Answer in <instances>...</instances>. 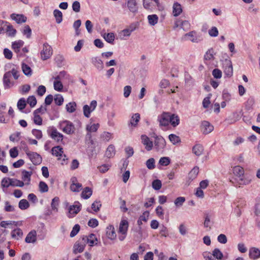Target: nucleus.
I'll list each match as a JSON object with an SVG mask.
<instances>
[{
    "label": "nucleus",
    "mask_w": 260,
    "mask_h": 260,
    "mask_svg": "<svg viewBox=\"0 0 260 260\" xmlns=\"http://www.w3.org/2000/svg\"><path fill=\"white\" fill-rule=\"evenodd\" d=\"M37 240V233L36 231H31L27 235L25 241L27 243H35Z\"/></svg>",
    "instance_id": "21"
},
{
    "label": "nucleus",
    "mask_w": 260,
    "mask_h": 260,
    "mask_svg": "<svg viewBox=\"0 0 260 260\" xmlns=\"http://www.w3.org/2000/svg\"><path fill=\"white\" fill-rule=\"evenodd\" d=\"M11 73L6 72L3 76V82L5 89L10 88L12 85L13 83L11 82Z\"/></svg>",
    "instance_id": "13"
},
{
    "label": "nucleus",
    "mask_w": 260,
    "mask_h": 260,
    "mask_svg": "<svg viewBox=\"0 0 260 260\" xmlns=\"http://www.w3.org/2000/svg\"><path fill=\"white\" fill-rule=\"evenodd\" d=\"M27 103L31 107H34L37 104V100L35 96H29L27 99Z\"/></svg>",
    "instance_id": "61"
},
{
    "label": "nucleus",
    "mask_w": 260,
    "mask_h": 260,
    "mask_svg": "<svg viewBox=\"0 0 260 260\" xmlns=\"http://www.w3.org/2000/svg\"><path fill=\"white\" fill-rule=\"evenodd\" d=\"M53 15L55 18L57 23H60L62 21V14L59 10L55 9L53 11Z\"/></svg>",
    "instance_id": "39"
},
{
    "label": "nucleus",
    "mask_w": 260,
    "mask_h": 260,
    "mask_svg": "<svg viewBox=\"0 0 260 260\" xmlns=\"http://www.w3.org/2000/svg\"><path fill=\"white\" fill-rule=\"evenodd\" d=\"M59 199L58 197H55L52 200L51 203V209L53 211L58 212V207L59 206Z\"/></svg>",
    "instance_id": "34"
},
{
    "label": "nucleus",
    "mask_w": 260,
    "mask_h": 260,
    "mask_svg": "<svg viewBox=\"0 0 260 260\" xmlns=\"http://www.w3.org/2000/svg\"><path fill=\"white\" fill-rule=\"evenodd\" d=\"M82 184L79 183L71 184L70 189L73 192H79L82 188Z\"/></svg>",
    "instance_id": "54"
},
{
    "label": "nucleus",
    "mask_w": 260,
    "mask_h": 260,
    "mask_svg": "<svg viewBox=\"0 0 260 260\" xmlns=\"http://www.w3.org/2000/svg\"><path fill=\"white\" fill-rule=\"evenodd\" d=\"M18 207L21 210H25L29 208V204L26 200L22 199L18 203Z\"/></svg>",
    "instance_id": "43"
},
{
    "label": "nucleus",
    "mask_w": 260,
    "mask_h": 260,
    "mask_svg": "<svg viewBox=\"0 0 260 260\" xmlns=\"http://www.w3.org/2000/svg\"><path fill=\"white\" fill-rule=\"evenodd\" d=\"M169 124L173 127H175L179 124L180 118L179 116L175 114L170 113Z\"/></svg>",
    "instance_id": "20"
},
{
    "label": "nucleus",
    "mask_w": 260,
    "mask_h": 260,
    "mask_svg": "<svg viewBox=\"0 0 260 260\" xmlns=\"http://www.w3.org/2000/svg\"><path fill=\"white\" fill-rule=\"evenodd\" d=\"M100 127V124L99 123H94L93 124H87L86 125V131L88 132H95L97 131L98 128Z\"/></svg>",
    "instance_id": "44"
},
{
    "label": "nucleus",
    "mask_w": 260,
    "mask_h": 260,
    "mask_svg": "<svg viewBox=\"0 0 260 260\" xmlns=\"http://www.w3.org/2000/svg\"><path fill=\"white\" fill-rule=\"evenodd\" d=\"M4 210L6 212H13L15 211V208L13 206L10 205L9 201L5 202Z\"/></svg>",
    "instance_id": "59"
},
{
    "label": "nucleus",
    "mask_w": 260,
    "mask_h": 260,
    "mask_svg": "<svg viewBox=\"0 0 260 260\" xmlns=\"http://www.w3.org/2000/svg\"><path fill=\"white\" fill-rule=\"evenodd\" d=\"M11 178H4L1 181V186L3 188H8L11 186L10 184V180Z\"/></svg>",
    "instance_id": "58"
},
{
    "label": "nucleus",
    "mask_w": 260,
    "mask_h": 260,
    "mask_svg": "<svg viewBox=\"0 0 260 260\" xmlns=\"http://www.w3.org/2000/svg\"><path fill=\"white\" fill-rule=\"evenodd\" d=\"M10 184L11 186L23 187L24 184L22 181L12 178L11 179Z\"/></svg>",
    "instance_id": "46"
},
{
    "label": "nucleus",
    "mask_w": 260,
    "mask_h": 260,
    "mask_svg": "<svg viewBox=\"0 0 260 260\" xmlns=\"http://www.w3.org/2000/svg\"><path fill=\"white\" fill-rule=\"evenodd\" d=\"M223 66L225 74L228 77L232 76L233 70L231 61L230 60H225Z\"/></svg>",
    "instance_id": "10"
},
{
    "label": "nucleus",
    "mask_w": 260,
    "mask_h": 260,
    "mask_svg": "<svg viewBox=\"0 0 260 260\" xmlns=\"http://www.w3.org/2000/svg\"><path fill=\"white\" fill-rule=\"evenodd\" d=\"M233 173L236 177L235 180L239 186L247 185L250 183L251 179L244 177V170L242 167L239 166L234 167Z\"/></svg>",
    "instance_id": "1"
},
{
    "label": "nucleus",
    "mask_w": 260,
    "mask_h": 260,
    "mask_svg": "<svg viewBox=\"0 0 260 260\" xmlns=\"http://www.w3.org/2000/svg\"><path fill=\"white\" fill-rule=\"evenodd\" d=\"M170 112H164L157 117L160 126H168L169 125Z\"/></svg>",
    "instance_id": "4"
},
{
    "label": "nucleus",
    "mask_w": 260,
    "mask_h": 260,
    "mask_svg": "<svg viewBox=\"0 0 260 260\" xmlns=\"http://www.w3.org/2000/svg\"><path fill=\"white\" fill-rule=\"evenodd\" d=\"M51 153L53 155L60 157L63 153V149L59 146L53 147L51 149Z\"/></svg>",
    "instance_id": "26"
},
{
    "label": "nucleus",
    "mask_w": 260,
    "mask_h": 260,
    "mask_svg": "<svg viewBox=\"0 0 260 260\" xmlns=\"http://www.w3.org/2000/svg\"><path fill=\"white\" fill-rule=\"evenodd\" d=\"M106 234L109 239L113 240L115 239L116 234L113 225H109L106 228Z\"/></svg>",
    "instance_id": "22"
},
{
    "label": "nucleus",
    "mask_w": 260,
    "mask_h": 260,
    "mask_svg": "<svg viewBox=\"0 0 260 260\" xmlns=\"http://www.w3.org/2000/svg\"><path fill=\"white\" fill-rule=\"evenodd\" d=\"M115 151L114 146L112 145H110L107 149L105 155L108 158H111L115 155Z\"/></svg>",
    "instance_id": "37"
},
{
    "label": "nucleus",
    "mask_w": 260,
    "mask_h": 260,
    "mask_svg": "<svg viewBox=\"0 0 260 260\" xmlns=\"http://www.w3.org/2000/svg\"><path fill=\"white\" fill-rule=\"evenodd\" d=\"M86 246L85 242L83 240L82 237L80 238L73 246V252L77 254L83 252Z\"/></svg>",
    "instance_id": "6"
},
{
    "label": "nucleus",
    "mask_w": 260,
    "mask_h": 260,
    "mask_svg": "<svg viewBox=\"0 0 260 260\" xmlns=\"http://www.w3.org/2000/svg\"><path fill=\"white\" fill-rule=\"evenodd\" d=\"M128 227V222L126 220H122L119 224L118 233L122 235H126Z\"/></svg>",
    "instance_id": "19"
},
{
    "label": "nucleus",
    "mask_w": 260,
    "mask_h": 260,
    "mask_svg": "<svg viewBox=\"0 0 260 260\" xmlns=\"http://www.w3.org/2000/svg\"><path fill=\"white\" fill-rule=\"evenodd\" d=\"M211 254L215 259L221 260L223 257V253L218 248L214 249Z\"/></svg>",
    "instance_id": "35"
},
{
    "label": "nucleus",
    "mask_w": 260,
    "mask_h": 260,
    "mask_svg": "<svg viewBox=\"0 0 260 260\" xmlns=\"http://www.w3.org/2000/svg\"><path fill=\"white\" fill-rule=\"evenodd\" d=\"M22 32L23 35L26 36L27 38H30L31 35V29L28 25H26L23 27Z\"/></svg>",
    "instance_id": "50"
},
{
    "label": "nucleus",
    "mask_w": 260,
    "mask_h": 260,
    "mask_svg": "<svg viewBox=\"0 0 260 260\" xmlns=\"http://www.w3.org/2000/svg\"><path fill=\"white\" fill-rule=\"evenodd\" d=\"M182 12V7L178 2H175L173 6V14L174 16H178Z\"/></svg>",
    "instance_id": "24"
},
{
    "label": "nucleus",
    "mask_w": 260,
    "mask_h": 260,
    "mask_svg": "<svg viewBox=\"0 0 260 260\" xmlns=\"http://www.w3.org/2000/svg\"><path fill=\"white\" fill-rule=\"evenodd\" d=\"M146 165L148 169L152 170L155 168V160L153 158L148 159L146 162Z\"/></svg>",
    "instance_id": "51"
},
{
    "label": "nucleus",
    "mask_w": 260,
    "mask_h": 260,
    "mask_svg": "<svg viewBox=\"0 0 260 260\" xmlns=\"http://www.w3.org/2000/svg\"><path fill=\"white\" fill-rule=\"evenodd\" d=\"M17 107L20 111L23 110L26 106V101L24 98H21L17 102Z\"/></svg>",
    "instance_id": "53"
},
{
    "label": "nucleus",
    "mask_w": 260,
    "mask_h": 260,
    "mask_svg": "<svg viewBox=\"0 0 260 260\" xmlns=\"http://www.w3.org/2000/svg\"><path fill=\"white\" fill-rule=\"evenodd\" d=\"M142 143L145 146V149L147 151H150L153 147V142L150 140V139L146 135H143L141 137Z\"/></svg>",
    "instance_id": "14"
},
{
    "label": "nucleus",
    "mask_w": 260,
    "mask_h": 260,
    "mask_svg": "<svg viewBox=\"0 0 260 260\" xmlns=\"http://www.w3.org/2000/svg\"><path fill=\"white\" fill-rule=\"evenodd\" d=\"M50 137L57 142H61L63 140V135L58 132L56 129H53L49 134Z\"/></svg>",
    "instance_id": "16"
},
{
    "label": "nucleus",
    "mask_w": 260,
    "mask_h": 260,
    "mask_svg": "<svg viewBox=\"0 0 260 260\" xmlns=\"http://www.w3.org/2000/svg\"><path fill=\"white\" fill-rule=\"evenodd\" d=\"M39 188V191L42 193L47 192L49 189L47 184L43 181L40 182Z\"/></svg>",
    "instance_id": "49"
},
{
    "label": "nucleus",
    "mask_w": 260,
    "mask_h": 260,
    "mask_svg": "<svg viewBox=\"0 0 260 260\" xmlns=\"http://www.w3.org/2000/svg\"><path fill=\"white\" fill-rule=\"evenodd\" d=\"M112 134L109 132H103L101 136V138L105 141L108 142L111 138Z\"/></svg>",
    "instance_id": "63"
},
{
    "label": "nucleus",
    "mask_w": 260,
    "mask_h": 260,
    "mask_svg": "<svg viewBox=\"0 0 260 260\" xmlns=\"http://www.w3.org/2000/svg\"><path fill=\"white\" fill-rule=\"evenodd\" d=\"M53 54V50L50 45L47 43L43 44V48L40 52L41 58L46 60L50 58Z\"/></svg>",
    "instance_id": "2"
},
{
    "label": "nucleus",
    "mask_w": 260,
    "mask_h": 260,
    "mask_svg": "<svg viewBox=\"0 0 260 260\" xmlns=\"http://www.w3.org/2000/svg\"><path fill=\"white\" fill-rule=\"evenodd\" d=\"M201 127L203 133L204 134H208L211 133L214 128L213 126L207 121L202 122Z\"/></svg>",
    "instance_id": "17"
},
{
    "label": "nucleus",
    "mask_w": 260,
    "mask_h": 260,
    "mask_svg": "<svg viewBox=\"0 0 260 260\" xmlns=\"http://www.w3.org/2000/svg\"><path fill=\"white\" fill-rule=\"evenodd\" d=\"M104 39L109 43L112 44L115 39V35L113 32L104 34L103 35Z\"/></svg>",
    "instance_id": "40"
},
{
    "label": "nucleus",
    "mask_w": 260,
    "mask_h": 260,
    "mask_svg": "<svg viewBox=\"0 0 260 260\" xmlns=\"http://www.w3.org/2000/svg\"><path fill=\"white\" fill-rule=\"evenodd\" d=\"M97 106V102L95 100H93L91 102L90 106L85 105L83 107L84 115L89 118L90 116V113L94 110Z\"/></svg>",
    "instance_id": "5"
},
{
    "label": "nucleus",
    "mask_w": 260,
    "mask_h": 260,
    "mask_svg": "<svg viewBox=\"0 0 260 260\" xmlns=\"http://www.w3.org/2000/svg\"><path fill=\"white\" fill-rule=\"evenodd\" d=\"M185 36L188 37V39L193 43H198L200 41L197 36L196 32L194 31H192L186 34Z\"/></svg>",
    "instance_id": "30"
},
{
    "label": "nucleus",
    "mask_w": 260,
    "mask_h": 260,
    "mask_svg": "<svg viewBox=\"0 0 260 260\" xmlns=\"http://www.w3.org/2000/svg\"><path fill=\"white\" fill-rule=\"evenodd\" d=\"M162 186L161 182L160 180H154L152 183L153 188L156 190H159Z\"/></svg>",
    "instance_id": "52"
},
{
    "label": "nucleus",
    "mask_w": 260,
    "mask_h": 260,
    "mask_svg": "<svg viewBox=\"0 0 260 260\" xmlns=\"http://www.w3.org/2000/svg\"><path fill=\"white\" fill-rule=\"evenodd\" d=\"M22 70L23 73L26 76H31L32 71L31 68L27 64L22 63Z\"/></svg>",
    "instance_id": "48"
},
{
    "label": "nucleus",
    "mask_w": 260,
    "mask_h": 260,
    "mask_svg": "<svg viewBox=\"0 0 260 260\" xmlns=\"http://www.w3.org/2000/svg\"><path fill=\"white\" fill-rule=\"evenodd\" d=\"M215 53L213 48H210L207 50L204 55L205 63L207 65H210L211 62L215 59Z\"/></svg>",
    "instance_id": "9"
},
{
    "label": "nucleus",
    "mask_w": 260,
    "mask_h": 260,
    "mask_svg": "<svg viewBox=\"0 0 260 260\" xmlns=\"http://www.w3.org/2000/svg\"><path fill=\"white\" fill-rule=\"evenodd\" d=\"M80 229V226L79 224H75L71 232L70 233V237L72 238L75 237L79 232Z\"/></svg>",
    "instance_id": "60"
},
{
    "label": "nucleus",
    "mask_w": 260,
    "mask_h": 260,
    "mask_svg": "<svg viewBox=\"0 0 260 260\" xmlns=\"http://www.w3.org/2000/svg\"><path fill=\"white\" fill-rule=\"evenodd\" d=\"M154 148L157 151L162 150L166 146V141L161 136H157L154 140Z\"/></svg>",
    "instance_id": "8"
},
{
    "label": "nucleus",
    "mask_w": 260,
    "mask_h": 260,
    "mask_svg": "<svg viewBox=\"0 0 260 260\" xmlns=\"http://www.w3.org/2000/svg\"><path fill=\"white\" fill-rule=\"evenodd\" d=\"M170 163V159L168 157H161L159 160V164L162 166H167Z\"/></svg>",
    "instance_id": "55"
},
{
    "label": "nucleus",
    "mask_w": 260,
    "mask_h": 260,
    "mask_svg": "<svg viewBox=\"0 0 260 260\" xmlns=\"http://www.w3.org/2000/svg\"><path fill=\"white\" fill-rule=\"evenodd\" d=\"M62 131L66 134L70 135L74 133L75 127L72 122L68 120H64L60 124Z\"/></svg>",
    "instance_id": "3"
},
{
    "label": "nucleus",
    "mask_w": 260,
    "mask_h": 260,
    "mask_svg": "<svg viewBox=\"0 0 260 260\" xmlns=\"http://www.w3.org/2000/svg\"><path fill=\"white\" fill-rule=\"evenodd\" d=\"M127 6L129 10L132 13L138 11V6L136 0H127Z\"/></svg>",
    "instance_id": "23"
},
{
    "label": "nucleus",
    "mask_w": 260,
    "mask_h": 260,
    "mask_svg": "<svg viewBox=\"0 0 260 260\" xmlns=\"http://www.w3.org/2000/svg\"><path fill=\"white\" fill-rule=\"evenodd\" d=\"M202 255L205 260H216L209 251L204 252Z\"/></svg>",
    "instance_id": "64"
},
{
    "label": "nucleus",
    "mask_w": 260,
    "mask_h": 260,
    "mask_svg": "<svg viewBox=\"0 0 260 260\" xmlns=\"http://www.w3.org/2000/svg\"><path fill=\"white\" fill-rule=\"evenodd\" d=\"M11 18L15 21L17 23H22L25 22L26 21V17L22 14H16L13 13L10 16Z\"/></svg>",
    "instance_id": "18"
},
{
    "label": "nucleus",
    "mask_w": 260,
    "mask_h": 260,
    "mask_svg": "<svg viewBox=\"0 0 260 260\" xmlns=\"http://www.w3.org/2000/svg\"><path fill=\"white\" fill-rule=\"evenodd\" d=\"M54 102L57 105H61L63 102V98L62 96L59 94H56L54 98Z\"/></svg>",
    "instance_id": "56"
},
{
    "label": "nucleus",
    "mask_w": 260,
    "mask_h": 260,
    "mask_svg": "<svg viewBox=\"0 0 260 260\" xmlns=\"http://www.w3.org/2000/svg\"><path fill=\"white\" fill-rule=\"evenodd\" d=\"M23 44H24L23 41H22V40H18V41H15L12 43V49L16 52H18L20 51V48L23 46Z\"/></svg>",
    "instance_id": "29"
},
{
    "label": "nucleus",
    "mask_w": 260,
    "mask_h": 260,
    "mask_svg": "<svg viewBox=\"0 0 260 260\" xmlns=\"http://www.w3.org/2000/svg\"><path fill=\"white\" fill-rule=\"evenodd\" d=\"M8 72H10L11 76L12 75L15 80L18 79L19 77L18 68L14 65H13L11 71H8Z\"/></svg>",
    "instance_id": "45"
},
{
    "label": "nucleus",
    "mask_w": 260,
    "mask_h": 260,
    "mask_svg": "<svg viewBox=\"0 0 260 260\" xmlns=\"http://www.w3.org/2000/svg\"><path fill=\"white\" fill-rule=\"evenodd\" d=\"M149 24L152 26L155 25L158 20V16L155 14L149 15L147 17Z\"/></svg>",
    "instance_id": "38"
},
{
    "label": "nucleus",
    "mask_w": 260,
    "mask_h": 260,
    "mask_svg": "<svg viewBox=\"0 0 260 260\" xmlns=\"http://www.w3.org/2000/svg\"><path fill=\"white\" fill-rule=\"evenodd\" d=\"M140 119V115L139 113L134 114L131 119L130 124L132 126H136L138 122Z\"/></svg>",
    "instance_id": "41"
},
{
    "label": "nucleus",
    "mask_w": 260,
    "mask_h": 260,
    "mask_svg": "<svg viewBox=\"0 0 260 260\" xmlns=\"http://www.w3.org/2000/svg\"><path fill=\"white\" fill-rule=\"evenodd\" d=\"M22 179L24 181H27L26 184H28L30 181V177L32 174L31 171H27L26 170H23L22 172Z\"/></svg>",
    "instance_id": "33"
},
{
    "label": "nucleus",
    "mask_w": 260,
    "mask_h": 260,
    "mask_svg": "<svg viewBox=\"0 0 260 260\" xmlns=\"http://www.w3.org/2000/svg\"><path fill=\"white\" fill-rule=\"evenodd\" d=\"M204 151L203 147L202 145L197 144L192 148V152L197 156H200Z\"/></svg>",
    "instance_id": "27"
},
{
    "label": "nucleus",
    "mask_w": 260,
    "mask_h": 260,
    "mask_svg": "<svg viewBox=\"0 0 260 260\" xmlns=\"http://www.w3.org/2000/svg\"><path fill=\"white\" fill-rule=\"evenodd\" d=\"M185 201V199L184 197H180L177 198L175 201L174 204L177 207H180L184 203Z\"/></svg>",
    "instance_id": "62"
},
{
    "label": "nucleus",
    "mask_w": 260,
    "mask_h": 260,
    "mask_svg": "<svg viewBox=\"0 0 260 260\" xmlns=\"http://www.w3.org/2000/svg\"><path fill=\"white\" fill-rule=\"evenodd\" d=\"M92 63L99 70H102L104 68L103 62L101 59L98 57L92 58Z\"/></svg>",
    "instance_id": "31"
},
{
    "label": "nucleus",
    "mask_w": 260,
    "mask_h": 260,
    "mask_svg": "<svg viewBox=\"0 0 260 260\" xmlns=\"http://www.w3.org/2000/svg\"><path fill=\"white\" fill-rule=\"evenodd\" d=\"M169 139L170 141L174 144H176L181 142V139L179 137L176 136L175 134H170L169 136Z\"/></svg>",
    "instance_id": "47"
},
{
    "label": "nucleus",
    "mask_w": 260,
    "mask_h": 260,
    "mask_svg": "<svg viewBox=\"0 0 260 260\" xmlns=\"http://www.w3.org/2000/svg\"><path fill=\"white\" fill-rule=\"evenodd\" d=\"M76 103L74 102H72L66 105V109L68 112L72 113L76 111Z\"/></svg>",
    "instance_id": "36"
},
{
    "label": "nucleus",
    "mask_w": 260,
    "mask_h": 260,
    "mask_svg": "<svg viewBox=\"0 0 260 260\" xmlns=\"http://www.w3.org/2000/svg\"><path fill=\"white\" fill-rule=\"evenodd\" d=\"M92 193V189L89 187H86L81 193V197L84 199H89Z\"/></svg>",
    "instance_id": "28"
},
{
    "label": "nucleus",
    "mask_w": 260,
    "mask_h": 260,
    "mask_svg": "<svg viewBox=\"0 0 260 260\" xmlns=\"http://www.w3.org/2000/svg\"><path fill=\"white\" fill-rule=\"evenodd\" d=\"M199 172V168L198 167H194L188 173V179L190 182L197 178Z\"/></svg>",
    "instance_id": "25"
},
{
    "label": "nucleus",
    "mask_w": 260,
    "mask_h": 260,
    "mask_svg": "<svg viewBox=\"0 0 260 260\" xmlns=\"http://www.w3.org/2000/svg\"><path fill=\"white\" fill-rule=\"evenodd\" d=\"M20 132H16L14 134H12L10 135L9 138L10 140L12 142H17L20 139Z\"/></svg>",
    "instance_id": "57"
},
{
    "label": "nucleus",
    "mask_w": 260,
    "mask_h": 260,
    "mask_svg": "<svg viewBox=\"0 0 260 260\" xmlns=\"http://www.w3.org/2000/svg\"><path fill=\"white\" fill-rule=\"evenodd\" d=\"M27 155L35 165H40L42 158L40 155L34 152H26Z\"/></svg>",
    "instance_id": "7"
},
{
    "label": "nucleus",
    "mask_w": 260,
    "mask_h": 260,
    "mask_svg": "<svg viewBox=\"0 0 260 260\" xmlns=\"http://www.w3.org/2000/svg\"><path fill=\"white\" fill-rule=\"evenodd\" d=\"M7 34L9 37H14L16 34V30L14 29L12 25H7L6 28Z\"/></svg>",
    "instance_id": "42"
},
{
    "label": "nucleus",
    "mask_w": 260,
    "mask_h": 260,
    "mask_svg": "<svg viewBox=\"0 0 260 260\" xmlns=\"http://www.w3.org/2000/svg\"><path fill=\"white\" fill-rule=\"evenodd\" d=\"M81 205L79 202H75L73 205H72L69 208V212L70 214L73 216L69 215L70 218L73 217L76 215L81 210Z\"/></svg>",
    "instance_id": "12"
},
{
    "label": "nucleus",
    "mask_w": 260,
    "mask_h": 260,
    "mask_svg": "<svg viewBox=\"0 0 260 260\" xmlns=\"http://www.w3.org/2000/svg\"><path fill=\"white\" fill-rule=\"evenodd\" d=\"M22 235V231L19 228L16 229L11 232L12 237L17 240L21 238Z\"/></svg>",
    "instance_id": "32"
},
{
    "label": "nucleus",
    "mask_w": 260,
    "mask_h": 260,
    "mask_svg": "<svg viewBox=\"0 0 260 260\" xmlns=\"http://www.w3.org/2000/svg\"><path fill=\"white\" fill-rule=\"evenodd\" d=\"M82 238L85 242V244H88L90 246H92L94 245H96L95 242L97 241V238L95 235L93 234H90L88 236H83Z\"/></svg>",
    "instance_id": "11"
},
{
    "label": "nucleus",
    "mask_w": 260,
    "mask_h": 260,
    "mask_svg": "<svg viewBox=\"0 0 260 260\" xmlns=\"http://www.w3.org/2000/svg\"><path fill=\"white\" fill-rule=\"evenodd\" d=\"M249 256L250 259H257L260 258V250L256 247H251L249 250Z\"/></svg>",
    "instance_id": "15"
}]
</instances>
